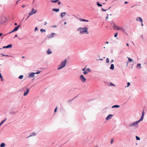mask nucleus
<instances>
[{
    "label": "nucleus",
    "instance_id": "nucleus-31",
    "mask_svg": "<svg viewBox=\"0 0 147 147\" xmlns=\"http://www.w3.org/2000/svg\"><path fill=\"white\" fill-rule=\"evenodd\" d=\"M109 62V59L108 58H107L106 59V63H108Z\"/></svg>",
    "mask_w": 147,
    "mask_h": 147
},
{
    "label": "nucleus",
    "instance_id": "nucleus-41",
    "mask_svg": "<svg viewBox=\"0 0 147 147\" xmlns=\"http://www.w3.org/2000/svg\"><path fill=\"white\" fill-rule=\"evenodd\" d=\"M38 28L37 27H36L35 28V31H36L37 30H38Z\"/></svg>",
    "mask_w": 147,
    "mask_h": 147
},
{
    "label": "nucleus",
    "instance_id": "nucleus-24",
    "mask_svg": "<svg viewBox=\"0 0 147 147\" xmlns=\"http://www.w3.org/2000/svg\"><path fill=\"white\" fill-rule=\"evenodd\" d=\"M97 5L99 7H101L102 6V4H100L98 2L97 3Z\"/></svg>",
    "mask_w": 147,
    "mask_h": 147
},
{
    "label": "nucleus",
    "instance_id": "nucleus-32",
    "mask_svg": "<svg viewBox=\"0 0 147 147\" xmlns=\"http://www.w3.org/2000/svg\"><path fill=\"white\" fill-rule=\"evenodd\" d=\"M40 71L39 70H38V71H37V72L35 73V74H38L39 73H40Z\"/></svg>",
    "mask_w": 147,
    "mask_h": 147
},
{
    "label": "nucleus",
    "instance_id": "nucleus-50",
    "mask_svg": "<svg viewBox=\"0 0 147 147\" xmlns=\"http://www.w3.org/2000/svg\"><path fill=\"white\" fill-rule=\"evenodd\" d=\"M17 1V2H16V4H18V1Z\"/></svg>",
    "mask_w": 147,
    "mask_h": 147
},
{
    "label": "nucleus",
    "instance_id": "nucleus-27",
    "mask_svg": "<svg viewBox=\"0 0 147 147\" xmlns=\"http://www.w3.org/2000/svg\"><path fill=\"white\" fill-rule=\"evenodd\" d=\"M141 65V64H140V63L138 64L137 65V67H139L138 68H141V66H140Z\"/></svg>",
    "mask_w": 147,
    "mask_h": 147
},
{
    "label": "nucleus",
    "instance_id": "nucleus-6",
    "mask_svg": "<svg viewBox=\"0 0 147 147\" xmlns=\"http://www.w3.org/2000/svg\"><path fill=\"white\" fill-rule=\"evenodd\" d=\"M36 10H34L33 9H32L31 11L29 13V16H31L34 14H35L36 12Z\"/></svg>",
    "mask_w": 147,
    "mask_h": 147
},
{
    "label": "nucleus",
    "instance_id": "nucleus-47",
    "mask_svg": "<svg viewBox=\"0 0 147 147\" xmlns=\"http://www.w3.org/2000/svg\"><path fill=\"white\" fill-rule=\"evenodd\" d=\"M128 3V2H127V1H125V4H127Z\"/></svg>",
    "mask_w": 147,
    "mask_h": 147
},
{
    "label": "nucleus",
    "instance_id": "nucleus-37",
    "mask_svg": "<svg viewBox=\"0 0 147 147\" xmlns=\"http://www.w3.org/2000/svg\"><path fill=\"white\" fill-rule=\"evenodd\" d=\"M117 33H115L114 35L115 37H116L117 36Z\"/></svg>",
    "mask_w": 147,
    "mask_h": 147
},
{
    "label": "nucleus",
    "instance_id": "nucleus-21",
    "mask_svg": "<svg viewBox=\"0 0 147 147\" xmlns=\"http://www.w3.org/2000/svg\"><path fill=\"white\" fill-rule=\"evenodd\" d=\"M51 53H52V52L51 51H50V49H49L47 51V53L48 54H51Z\"/></svg>",
    "mask_w": 147,
    "mask_h": 147
},
{
    "label": "nucleus",
    "instance_id": "nucleus-49",
    "mask_svg": "<svg viewBox=\"0 0 147 147\" xmlns=\"http://www.w3.org/2000/svg\"><path fill=\"white\" fill-rule=\"evenodd\" d=\"M2 35V33H0V36H1Z\"/></svg>",
    "mask_w": 147,
    "mask_h": 147
},
{
    "label": "nucleus",
    "instance_id": "nucleus-23",
    "mask_svg": "<svg viewBox=\"0 0 147 147\" xmlns=\"http://www.w3.org/2000/svg\"><path fill=\"white\" fill-rule=\"evenodd\" d=\"M120 107L118 105H114V106H113L112 107V108H114V107L118 108V107Z\"/></svg>",
    "mask_w": 147,
    "mask_h": 147
},
{
    "label": "nucleus",
    "instance_id": "nucleus-17",
    "mask_svg": "<svg viewBox=\"0 0 147 147\" xmlns=\"http://www.w3.org/2000/svg\"><path fill=\"white\" fill-rule=\"evenodd\" d=\"M127 58H128V61L127 62V65H128V62H131L133 61V59L130 58L128 57H127Z\"/></svg>",
    "mask_w": 147,
    "mask_h": 147
},
{
    "label": "nucleus",
    "instance_id": "nucleus-8",
    "mask_svg": "<svg viewBox=\"0 0 147 147\" xmlns=\"http://www.w3.org/2000/svg\"><path fill=\"white\" fill-rule=\"evenodd\" d=\"M117 30H121L124 33H125V30L122 27H119L118 28Z\"/></svg>",
    "mask_w": 147,
    "mask_h": 147
},
{
    "label": "nucleus",
    "instance_id": "nucleus-36",
    "mask_svg": "<svg viewBox=\"0 0 147 147\" xmlns=\"http://www.w3.org/2000/svg\"><path fill=\"white\" fill-rule=\"evenodd\" d=\"M130 83L129 82H128V83H127V87H128L129 86V85H130Z\"/></svg>",
    "mask_w": 147,
    "mask_h": 147
},
{
    "label": "nucleus",
    "instance_id": "nucleus-52",
    "mask_svg": "<svg viewBox=\"0 0 147 147\" xmlns=\"http://www.w3.org/2000/svg\"><path fill=\"white\" fill-rule=\"evenodd\" d=\"M1 55L3 56H5V55H4V54H1Z\"/></svg>",
    "mask_w": 147,
    "mask_h": 147
},
{
    "label": "nucleus",
    "instance_id": "nucleus-20",
    "mask_svg": "<svg viewBox=\"0 0 147 147\" xmlns=\"http://www.w3.org/2000/svg\"><path fill=\"white\" fill-rule=\"evenodd\" d=\"M53 10L55 11H56L57 12H58L59 10V9H53Z\"/></svg>",
    "mask_w": 147,
    "mask_h": 147
},
{
    "label": "nucleus",
    "instance_id": "nucleus-22",
    "mask_svg": "<svg viewBox=\"0 0 147 147\" xmlns=\"http://www.w3.org/2000/svg\"><path fill=\"white\" fill-rule=\"evenodd\" d=\"M5 146V144L4 143H2L0 145L1 147H4Z\"/></svg>",
    "mask_w": 147,
    "mask_h": 147
},
{
    "label": "nucleus",
    "instance_id": "nucleus-46",
    "mask_svg": "<svg viewBox=\"0 0 147 147\" xmlns=\"http://www.w3.org/2000/svg\"><path fill=\"white\" fill-rule=\"evenodd\" d=\"M114 62V60L112 59V60L111 61V63H112V62Z\"/></svg>",
    "mask_w": 147,
    "mask_h": 147
},
{
    "label": "nucleus",
    "instance_id": "nucleus-39",
    "mask_svg": "<svg viewBox=\"0 0 147 147\" xmlns=\"http://www.w3.org/2000/svg\"><path fill=\"white\" fill-rule=\"evenodd\" d=\"M57 107H56V108L55 109V111H54L55 112H56L57 111Z\"/></svg>",
    "mask_w": 147,
    "mask_h": 147
},
{
    "label": "nucleus",
    "instance_id": "nucleus-11",
    "mask_svg": "<svg viewBox=\"0 0 147 147\" xmlns=\"http://www.w3.org/2000/svg\"><path fill=\"white\" fill-rule=\"evenodd\" d=\"M113 115H109L106 117V120H108L109 119L111 118L112 117Z\"/></svg>",
    "mask_w": 147,
    "mask_h": 147
},
{
    "label": "nucleus",
    "instance_id": "nucleus-10",
    "mask_svg": "<svg viewBox=\"0 0 147 147\" xmlns=\"http://www.w3.org/2000/svg\"><path fill=\"white\" fill-rule=\"evenodd\" d=\"M144 116V110H143V112H142V114L141 117L140 119L139 120L140 121H142V120H143Z\"/></svg>",
    "mask_w": 147,
    "mask_h": 147
},
{
    "label": "nucleus",
    "instance_id": "nucleus-35",
    "mask_svg": "<svg viewBox=\"0 0 147 147\" xmlns=\"http://www.w3.org/2000/svg\"><path fill=\"white\" fill-rule=\"evenodd\" d=\"M113 141H114V140H113V139H111V144H112L113 142Z\"/></svg>",
    "mask_w": 147,
    "mask_h": 147
},
{
    "label": "nucleus",
    "instance_id": "nucleus-56",
    "mask_svg": "<svg viewBox=\"0 0 147 147\" xmlns=\"http://www.w3.org/2000/svg\"><path fill=\"white\" fill-rule=\"evenodd\" d=\"M58 3L59 5H60V2L59 1Z\"/></svg>",
    "mask_w": 147,
    "mask_h": 147
},
{
    "label": "nucleus",
    "instance_id": "nucleus-12",
    "mask_svg": "<svg viewBox=\"0 0 147 147\" xmlns=\"http://www.w3.org/2000/svg\"><path fill=\"white\" fill-rule=\"evenodd\" d=\"M29 91V89L27 88L26 89V92H25L24 93V96H26L28 94Z\"/></svg>",
    "mask_w": 147,
    "mask_h": 147
},
{
    "label": "nucleus",
    "instance_id": "nucleus-48",
    "mask_svg": "<svg viewBox=\"0 0 147 147\" xmlns=\"http://www.w3.org/2000/svg\"><path fill=\"white\" fill-rule=\"evenodd\" d=\"M25 5H22V7L23 8V7H25Z\"/></svg>",
    "mask_w": 147,
    "mask_h": 147
},
{
    "label": "nucleus",
    "instance_id": "nucleus-28",
    "mask_svg": "<svg viewBox=\"0 0 147 147\" xmlns=\"http://www.w3.org/2000/svg\"><path fill=\"white\" fill-rule=\"evenodd\" d=\"M50 34L51 35V36L52 38L53 37V36L55 34V33H53Z\"/></svg>",
    "mask_w": 147,
    "mask_h": 147
},
{
    "label": "nucleus",
    "instance_id": "nucleus-30",
    "mask_svg": "<svg viewBox=\"0 0 147 147\" xmlns=\"http://www.w3.org/2000/svg\"><path fill=\"white\" fill-rule=\"evenodd\" d=\"M40 31L42 32H45V30H43L42 29H40Z\"/></svg>",
    "mask_w": 147,
    "mask_h": 147
},
{
    "label": "nucleus",
    "instance_id": "nucleus-13",
    "mask_svg": "<svg viewBox=\"0 0 147 147\" xmlns=\"http://www.w3.org/2000/svg\"><path fill=\"white\" fill-rule=\"evenodd\" d=\"M136 20L137 21H140L141 22H142L143 20L141 17H138L136 18Z\"/></svg>",
    "mask_w": 147,
    "mask_h": 147
},
{
    "label": "nucleus",
    "instance_id": "nucleus-19",
    "mask_svg": "<svg viewBox=\"0 0 147 147\" xmlns=\"http://www.w3.org/2000/svg\"><path fill=\"white\" fill-rule=\"evenodd\" d=\"M80 20L81 21H85V22H88L89 21L88 20H86L84 19H82L80 18Z\"/></svg>",
    "mask_w": 147,
    "mask_h": 147
},
{
    "label": "nucleus",
    "instance_id": "nucleus-33",
    "mask_svg": "<svg viewBox=\"0 0 147 147\" xmlns=\"http://www.w3.org/2000/svg\"><path fill=\"white\" fill-rule=\"evenodd\" d=\"M86 71H87L88 72H90L91 71H90V69L89 68H87V69H86Z\"/></svg>",
    "mask_w": 147,
    "mask_h": 147
},
{
    "label": "nucleus",
    "instance_id": "nucleus-63",
    "mask_svg": "<svg viewBox=\"0 0 147 147\" xmlns=\"http://www.w3.org/2000/svg\"><path fill=\"white\" fill-rule=\"evenodd\" d=\"M29 16H28V17L27 18H29Z\"/></svg>",
    "mask_w": 147,
    "mask_h": 147
},
{
    "label": "nucleus",
    "instance_id": "nucleus-5",
    "mask_svg": "<svg viewBox=\"0 0 147 147\" xmlns=\"http://www.w3.org/2000/svg\"><path fill=\"white\" fill-rule=\"evenodd\" d=\"M20 25H19L17 26L13 30H12L9 33V34L11 33H12L13 32H14L17 31V30H18V28L20 27Z\"/></svg>",
    "mask_w": 147,
    "mask_h": 147
},
{
    "label": "nucleus",
    "instance_id": "nucleus-2",
    "mask_svg": "<svg viewBox=\"0 0 147 147\" xmlns=\"http://www.w3.org/2000/svg\"><path fill=\"white\" fill-rule=\"evenodd\" d=\"M66 59H65L64 61L62 62L60 65L58 67V69H60L64 67L66 64Z\"/></svg>",
    "mask_w": 147,
    "mask_h": 147
},
{
    "label": "nucleus",
    "instance_id": "nucleus-54",
    "mask_svg": "<svg viewBox=\"0 0 147 147\" xmlns=\"http://www.w3.org/2000/svg\"><path fill=\"white\" fill-rule=\"evenodd\" d=\"M106 43L107 44H108L109 43V42H108V41H107V42H106Z\"/></svg>",
    "mask_w": 147,
    "mask_h": 147
},
{
    "label": "nucleus",
    "instance_id": "nucleus-58",
    "mask_svg": "<svg viewBox=\"0 0 147 147\" xmlns=\"http://www.w3.org/2000/svg\"><path fill=\"white\" fill-rule=\"evenodd\" d=\"M15 37H17V34L16 35H15Z\"/></svg>",
    "mask_w": 147,
    "mask_h": 147
},
{
    "label": "nucleus",
    "instance_id": "nucleus-42",
    "mask_svg": "<svg viewBox=\"0 0 147 147\" xmlns=\"http://www.w3.org/2000/svg\"><path fill=\"white\" fill-rule=\"evenodd\" d=\"M111 85L112 86H115V85L114 84H113V83H111Z\"/></svg>",
    "mask_w": 147,
    "mask_h": 147
},
{
    "label": "nucleus",
    "instance_id": "nucleus-40",
    "mask_svg": "<svg viewBox=\"0 0 147 147\" xmlns=\"http://www.w3.org/2000/svg\"><path fill=\"white\" fill-rule=\"evenodd\" d=\"M102 10L103 11H107V10L108 9H107V10H105V9H104L102 8Z\"/></svg>",
    "mask_w": 147,
    "mask_h": 147
},
{
    "label": "nucleus",
    "instance_id": "nucleus-45",
    "mask_svg": "<svg viewBox=\"0 0 147 147\" xmlns=\"http://www.w3.org/2000/svg\"><path fill=\"white\" fill-rule=\"evenodd\" d=\"M85 69H86V68H84L83 69H82V70L83 71H85Z\"/></svg>",
    "mask_w": 147,
    "mask_h": 147
},
{
    "label": "nucleus",
    "instance_id": "nucleus-15",
    "mask_svg": "<svg viewBox=\"0 0 147 147\" xmlns=\"http://www.w3.org/2000/svg\"><path fill=\"white\" fill-rule=\"evenodd\" d=\"M12 47V45L11 44H9L6 46H5L3 47V48H11Z\"/></svg>",
    "mask_w": 147,
    "mask_h": 147
},
{
    "label": "nucleus",
    "instance_id": "nucleus-62",
    "mask_svg": "<svg viewBox=\"0 0 147 147\" xmlns=\"http://www.w3.org/2000/svg\"><path fill=\"white\" fill-rule=\"evenodd\" d=\"M5 56H8V55H5Z\"/></svg>",
    "mask_w": 147,
    "mask_h": 147
},
{
    "label": "nucleus",
    "instance_id": "nucleus-38",
    "mask_svg": "<svg viewBox=\"0 0 147 147\" xmlns=\"http://www.w3.org/2000/svg\"><path fill=\"white\" fill-rule=\"evenodd\" d=\"M84 74H88V73L87 72H86V71H85L84 73H83Z\"/></svg>",
    "mask_w": 147,
    "mask_h": 147
},
{
    "label": "nucleus",
    "instance_id": "nucleus-29",
    "mask_svg": "<svg viewBox=\"0 0 147 147\" xmlns=\"http://www.w3.org/2000/svg\"><path fill=\"white\" fill-rule=\"evenodd\" d=\"M136 138L137 140H140V138L137 136H136Z\"/></svg>",
    "mask_w": 147,
    "mask_h": 147
},
{
    "label": "nucleus",
    "instance_id": "nucleus-26",
    "mask_svg": "<svg viewBox=\"0 0 147 147\" xmlns=\"http://www.w3.org/2000/svg\"><path fill=\"white\" fill-rule=\"evenodd\" d=\"M23 75L20 76L19 77V78L20 79H22L23 78Z\"/></svg>",
    "mask_w": 147,
    "mask_h": 147
},
{
    "label": "nucleus",
    "instance_id": "nucleus-43",
    "mask_svg": "<svg viewBox=\"0 0 147 147\" xmlns=\"http://www.w3.org/2000/svg\"><path fill=\"white\" fill-rule=\"evenodd\" d=\"M32 135L35 136L36 135V134L35 132H34V133H33Z\"/></svg>",
    "mask_w": 147,
    "mask_h": 147
},
{
    "label": "nucleus",
    "instance_id": "nucleus-18",
    "mask_svg": "<svg viewBox=\"0 0 147 147\" xmlns=\"http://www.w3.org/2000/svg\"><path fill=\"white\" fill-rule=\"evenodd\" d=\"M110 69L112 70H113L114 69V66L113 64H111L110 68Z\"/></svg>",
    "mask_w": 147,
    "mask_h": 147
},
{
    "label": "nucleus",
    "instance_id": "nucleus-55",
    "mask_svg": "<svg viewBox=\"0 0 147 147\" xmlns=\"http://www.w3.org/2000/svg\"><path fill=\"white\" fill-rule=\"evenodd\" d=\"M47 24V22H45L44 25H46Z\"/></svg>",
    "mask_w": 147,
    "mask_h": 147
},
{
    "label": "nucleus",
    "instance_id": "nucleus-59",
    "mask_svg": "<svg viewBox=\"0 0 147 147\" xmlns=\"http://www.w3.org/2000/svg\"><path fill=\"white\" fill-rule=\"evenodd\" d=\"M142 26H143V24L142 22Z\"/></svg>",
    "mask_w": 147,
    "mask_h": 147
},
{
    "label": "nucleus",
    "instance_id": "nucleus-57",
    "mask_svg": "<svg viewBox=\"0 0 147 147\" xmlns=\"http://www.w3.org/2000/svg\"><path fill=\"white\" fill-rule=\"evenodd\" d=\"M126 45H127V46H129V44H128V43H127V44H126Z\"/></svg>",
    "mask_w": 147,
    "mask_h": 147
},
{
    "label": "nucleus",
    "instance_id": "nucleus-51",
    "mask_svg": "<svg viewBox=\"0 0 147 147\" xmlns=\"http://www.w3.org/2000/svg\"><path fill=\"white\" fill-rule=\"evenodd\" d=\"M14 25H15V26H16V25H17V23H15V24H14Z\"/></svg>",
    "mask_w": 147,
    "mask_h": 147
},
{
    "label": "nucleus",
    "instance_id": "nucleus-14",
    "mask_svg": "<svg viewBox=\"0 0 147 147\" xmlns=\"http://www.w3.org/2000/svg\"><path fill=\"white\" fill-rule=\"evenodd\" d=\"M66 14V12H62L61 13L60 17L62 18L64 16H65Z\"/></svg>",
    "mask_w": 147,
    "mask_h": 147
},
{
    "label": "nucleus",
    "instance_id": "nucleus-53",
    "mask_svg": "<svg viewBox=\"0 0 147 147\" xmlns=\"http://www.w3.org/2000/svg\"><path fill=\"white\" fill-rule=\"evenodd\" d=\"M66 24H67V22H64V24L65 25H66Z\"/></svg>",
    "mask_w": 147,
    "mask_h": 147
},
{
    "label": "nucleus",
    "instance_id": "nucleus-64",
    "mask_svg": "<svg viewBox=\"0 0 147 147\" xmlns=\"http://www.w3.org/2000/svg\"><path fill=\"white\" fill-rule=\"evenodd\" d=\"M104 49H105V47H104Z\"/></svg>",
    "mask_w": 147,
    "mask_h": 147
},
{
    "label": "nucleus",
    "instance_id": "nucleus-34",
    "mask_svg": "<svg viewBox=\"0 0 147 147\" xmlns=\"http://www.w3.org/2000/svg\"><path fill=\"white\" fill-rule=\"evenodd\" d=\"M47 36L48 38H52V37L51 36V34H49V35H47Z\"/></svg>",
    "mask_w": 147,
    "mask_h": 147
},
{
    "label": "nucleus",
    "instance_id": "nucleus-60",
    "mask_svg": "<svg viewBox=\"0 0 147 147\" xmlns=\"http://www.w3.org/2000/svg\"><path fill=\"white\" fill-rule=\"evenodd\" d=\"M22 58H24V56H23V57H22Z\"/></svg>",
    "mask_w": 147,
    "mask_h": 147
},
{
    "label": "nucleus",
    "instance_id": "nucleus-61",
    "mask_svg": "<svg viewBox=\"0 0 147 147\" xmlns=\"http://www.w3.org/2000/svg\"><path fill=\"white\" fill-rule=\"evenodd\" d=\"M100 60H102V59H100Z\"/></svg>",
    "mask_w": 147,
    "mask_h": 147
},
{
    "label": "nucleus",
    "instance_id": "nucleus-16",
    "mask_svg": "<svg viewBox=\"0 0 147 147\" xmlns=\"http://www.w3.org/2000/svg\"><path fill=\"white\" fill-rule=\"evenodd\" d=\"M113 28L114 30H117L118 29V28L119 27H118L115 24H114L113 26Z\"/></svg>",
    "mask_w": 147,
    "mask_h": 147
},
{
    "label": "nucleus",
    "instance_id": "nucleus-3",
    "mask_svg": "<svg viewBox=\"0 0 147 147\" xmlns=\"http://www.w3.org/2000/svg\"><path fill=\"white\" fill-rule=\"evenodd\" d=\"M6 18L5 17H1L0 20V24L4 23L6 21Z\"/></svg>",
    "mask_w": 147,
    "mask_h": 147
},
{
    "label": "nucleus",
    "instance_id": "nucleus-9",
    "mask_svg": "<svg viewBox=\"0 0 147 147\" xmlns=\"http://www.w3.org/2000/svg\"><path fill=\"white\" fill-rule=\"evenodd\" d=\"M35 73H30L28 75L29 77L30 78H33L34 77Z\"/></svg>",
    "mask_w": 147,
    "mask_h": 147
},
{
    "label": "nucleus",
    "instance_id": "nucleus-7",
    "mask_svg": "<svg viewBox=\"0 0 147 147\" xmlns=\"http://www.w3.org/2000/svg\"><path fill=\"white\" fill-rule=\"evenodd\" d=\"M139 120L136 121V122H135L131 124H130L129 125V126L130 127H132L133 126L136 125L138 123L140 122Z\"/></svg>",
    "mask_w": 147,
    "mask_h": 147
},
{
    "label": "nucleus",
    "instance_id": "nucleus-1",
    "mask_svg": "<svg viewBox=\"0 0 147 147\" xmlns=\"http://www.w3.org/2000/svg\"><path fill=\"white\" fill-rule=\"evenodd\" d=\"M88 28L85 27L83 28L79 27L77 31H79L80 34H83L84 33H85L87 34H89V32L88 31Z\"/></svg>",
    "mask_w": 147,
    "mask_h": 147
},
{
    "label": "nucleus",
    "instance_id": "nucleus-25",
    "mask_svg": "<svg viewBox=\"0 0 147 147\" xmlns=\"http://www.w3.org/2000/svg\"><path fill=\"white\" fill-rule=\"evenodd\" d=\"M58 1V0H51V1L53 3H56Z\"/></svg>",
    "mask_w": 147,
    "mask_h": 147
},
{
    "label": "nucleus",
    "instance_id": "nucleus-44",
    "mask_svg": "<svg viewBox=\"0 0 147 147\" xmlns=\"http://www.w3.org/2000/svg\"><path fill=\"white\" fill-rule=\"evenodd\" d=\"M108 14H107V17H106V19H108Z\"/></svg>",
    "mask_w": 147,
    "mask_h": 147
},
{
    "label": "nucleus",
    "instance_id": "nucleus-4",
    "mask_svg": "<svg viewBox=\"0 0 147 147\" xmlns=\"http://www.w3.org/2000/svg\"><path fill=\"white\" fill-rule=\"evenodd\" d=\"M80 79L82 82H84L86 80V79L82 75H81L80 77Z\"/></svg>",
    "mask_w": 147,
    "mask_h": 147
}]
</instances>
